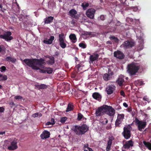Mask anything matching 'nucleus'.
Wrapping results in <instances>:
<instances>
[{
  "mask_svg": "<svg viewBox=\"0 0 151 151\" xmlns=\"http://www.w3.org/2000/svg\"><path fill=\"white\" fill-rule=\"evenodd\" d=\"M114 139L113 137H111L109 138V140L107 142V145L111 146L112 143V141Z\"/></svg>",
  "mask_w": 151,
  "mask_h": 151,
  "instance_id": "36",
  "label": "nucleus"
},
{
  "mask_svg": "<svg viewBox=\"0 0 151 151\" xmlns=\"http://www.w3.org/2000/svg\"><path fill=\"white\" fill-rule=\"evenodd\" d=\"M120 93L121 95L123 97H125V94L124 91L122 90L120 92Z\"/></svg>",
  "mask_w": 151,
  "mask_h": 151,
  "instance_id": "50",
  "label": "nucleus"
},
{
  "mask_svg": "<svg viewBox=\"0 0 151 151\" xmlns=\"http://www.w3.org/2000/svg\"><path fill=\"white\" fill-rule=\"evenodd\" d=\"M73 109V105L70 103H69L67 107L66 111L67 112H69L70 111H72Z\"/></svg>",
  "mask_w": 151,
  "mask_h": 151,
  "instance_id": "29",
  "label": "nucleus"
},
{
  "mask_svg": "<svg viewBox=\"0 0 151 151\" xmlns=\"http://www.w3.org/2000/svg\"><path fill=\"white\" fill-rule=\"evenodd\" d=\"M34 115H35V117H37V116H42V114L41 113H36L34 114H33V116H34Z\"/></svg>",
  "mask_w": 151,
  "mask_h": 151,
  "instance_id": "46",
  "label": "nucleus"
},
{
  "mask_svg": "<svg viewBox=\"0 0 151 151\" xmlns=\"http://www.w3.org/2000/svg\"><path fill=\"white\" fill-rule=\"evenodd\" d=\"M1 71V72H3L6 70V68L5 66H2L0 68Z\"/></svg>",
  "mask_w": 151,
  "mask_h": 151,
  "instance_id": "43",
  "label": "nucleus"
},
{
  "mask_svg": "<svg viewBox=\"0 0 151 151\" xmlns=\"http://www.w3.org/2000/svg\"><path fill=\"white\" fill-rule=\"evenodd\" d=\"M73 130L78 135L84 134L88 129V127L85 124L81 126L76 125L73 127Z\"/></svg>",
  "mask_w": 151,
  "mask_h": 151,
  "instance_id": "3",
  "label": "nucleus"
},
{
  "mask_svg": "<svg viewBox=\"0 0 151 151\" xmlns=\"http://www.w3.org/2000/svg\"><path fill=\"white\" fill-rule=\"evenodd\" d=\"M137 10V8L136 7H134L133 8V10L136 12Z\"/></svg>",
  "mask_w": 151,
  "mask_h": 151,
  "instance_id": "61",
  "label": "nucleus"
},
{
  "mask_svg": "<svg viewBox=\"0 0 151 151\" xmlns=\"http://www.w3.org/2000/svg\"><path fill=\"white\" fill-rule=\"evenodd\" d=\"M135 121L136 124L137 125L138 129L140 131H142V129H144L147 125L145 121H140L137 118H135Z\"/></svg>",
  "mask_w": 151,
  "mask_h": 151,
  "instance_id": "5",
  "label": "nucleus"
},
{
  "mask_svg": "<svg viewBox=\"0 0 151 151\" xmlns=\"http://www.w3.org/2000/svg\"><path fill=\"white\" fill-rule=\"evenodd\" d=\"M40 72L42 73H45L46 72V69L43 70V69H40Z\"/></svg>",
  "mask_w": 151,
  "mask_h": 151,
  "instance_id": "60",
  "label": "nucleus"
},
{
  "mask_svg": "<svg viewBox=\"0 0 151 151\" xmlns=\"http://www.w3.org/2000/svg\"><path fill=\"white\" fill-rule=\"evenodd\" d=\"M143 143L145 146L148 148V149L151 150V143L149 142H147L144 141Z\"/></svg>",
  "mask_w": 151,
  "mask_h": 151,
  "instance_id": "30",
  "label": "nucleus"
},
{
  "mask_svg": "<svg viewBox=\"0 0 151 151\" xmlns=\"http://www.w3.org/2000/svg\"><path fill=\"white\" fill-rule=\"evenodd\" d=\"M134 42L129 40H127L124 42L122 45L123 47L127 48L132 47L134 45Z\"/></svg>",
  "mask_w": 151,
  "mask_h": 151,
  "instance_id": "15",
  "label": "nucleus"
},
{
  "mask_svg": "<svg viewBox=\"0 0 151 151\" xmlns=\"http://www.w3.org/2000/svg\"><path fill=\"white\" fill-rule=\"evenodd\" d=\"M105 114L110 116H114L115 114V110L111 106L105 105Z\"/></svg>",
  "mask_w": 151,
  "mask_h": 151,
  "instance_id": "6",
  "label": "nucleus"
},
{
  "mask_svg": "<svg viewBox=\"0 0 151 151\" xmlns=\"http://www.w3.org/2000/svg\"><path fill=\"white\" fill-rule=\"evenodd\" d=\"M63 36L64 34L63 33H61L59 35L60 45L63 48H64L66 47V44L64 42Z\"/></svg>",
  "mask_w": 151,
  "mask_h": 151,
  "instance_id": "13",
  "label": "nucleus"
},
{
  "mask_svg": "<svg viewBox=\"0 0 151 151\" xmlns=\"http://www.w3.org/2000/svg\"><path fill=\"white\" fill-rule=\"evenodd\" d=\"M5 48L4 45H0V52L5 51Z\"/></svg>",
  "mask_w": 151,
  "mask_h": 151,
  "instance_id": "40",
  "label": "nucleus"
},
{
  "mask_svg": "<svg viewBox=\"0 0 151 151\" xmlns=\"http://www.w3.org/2000/svg\"><path fill=\"white\" fill-rule=\"evenodd\" d=\"M111 146L110 145H107L106 148V150L107 151H109L111 149Z\"/></svg>",
  "mask_w": 151,
  "mask_h": 151,
  "instance_id": "51",
  "label": "nucleus"
},
{
  "mask_svg": "<svg viewBox=\"0 0 151 151\" xmlns=\"http://www.w3.org/2000/svg\"><path fill=\"white\" fill-rule=\"evenodd\" d=\"M93 98L99 101H101V95L98 93L94 92L93 93L92 95Z\"/></svg>",
  "mask_w": 151,
  "mask_h": 151,
  "instance_id": "19",
  "label": "nucleus"
},
{
  "mask_svg": "<svg viewBox=\"0 0 151 151\" xmlns=\"http://www.w3.org/2000/svg\"><path fill=\"white\" fill-rule=\"evenodd\" d=\"M17 139H14L11 143L10 145L8 147V149L10 150H14L18 148Z\"/></svg>",
  "mask_w": 151,
  "mask_h": 151,
  "instance_id": "9",
  "label": "nucleus"
},
{
  "mask_svg": "<svg viewBox=\"0 0 151 151\" xmlns=\"http://www.w3.org/2000/svg\"><path fill=\"white\" fill-rule=\"evenodd\" d=\"M70 15L72 17L74 18L77 19L78 18V16L76 14H77V12L74 9H71L69 12Z\"/></svg>",
  "mask_w": 151,
  "mask_h": 151,
  "instance_id": "18",
  "label": "nucleus"
},
{
  "mask_svg": "<svg viewBox=\"0 0 151 151\" xmlns=\"http://www.w3.org/2000/svg\"><path fill=\"white\" fill-rule=\"evenodd\" d=\"M137 83H138V85L139 86L142 85L144 84L143 81L140 80H138L137 81Z\"/></svg>",
  "mask_w": 151,
  "mask_h": 151,
  "instance_id": "44",
  "label": "nucleus"
},
{
  "mask_svg": "<svg viewBox=\"0 0 151 151\" xmlns=\"http://www.w3.org/2000/svg\"><path fill=\"white\" fill-rule=\"evenodd\" d=\"M89 5V4L88 3H83L81 4V6L84 10H86L87 9V7Z\"/></svg>",
  "mask_w": 151,
  "mask_h": 151,
  "instance_id": "32",
  "label": "nucleus"
},
{
  "mask_svg": "<svg viewBox=\"0 0 151 151\" xmlns=\"http://www.w3.org/2000/svg\"><path fill=\"white\" fill-rule=\"evenodd\" d=\"M2 7H3V6H2V4H0V8H1V10L2 11V12H4V11H3V9H2Z\"/></svg>",
  "mask_w": 151,
  "mask_h": 151,
  "instance_id": "63",
  "label": "nucleus"
},
{
  "mask_svg": "<svg viewBox=\"0 0 151 151\" xmlns=\"http://www.w3.org/2000/svg\"><path fill=\"white\" fill-rule=\"evenodd\" d=\"M105 105H103L99 107L96 111L95 115L96 116H99L103 115L105 114L104 109Z\"/></svg>",
  "mask_w": 151,
  "mask_h": 151,
  "instance_id": "8",
  "label": "nucleus"
},
{
  "mask_svg": "<svg viewBox=\"0 0 151 151\" xmlns=\"http://www.w3.org/2000/svg\"><path fill=\"white\" fill-rule=\"evenodd\" d=\"M127 111L129 112H131L132 111V109L131 107H128L127 109Z\"/></svg>",
  "mask_w": 151,
  "mask_h": 151,
  "instance_id": "54",
  "label": "nucleus"
},
{
  "mask_svg": "<svg viewBox=\"0 0 151 151\" xmlns=\"http://www.w3.org/2000/svg\"><path fill=\"white\" fill-rule=\"evenodd\" d=\"M55 39L54 37L51 36L49 39L45 38L43 41L44 43L47 44H50L52 43L53 41Z\"/></svg>",
  "mask_w": 151,
  "mask_h": 151,
  "instance_id": "20",
  "label": "nucleus"
},
{
  "mask_svg": "<svg viewBox=\"0 0 151 151\" xmlns=\"http://www.w3.org/2000/svg\"><path fill=\"white\" fill-rule=\"evenodd\" d=\"M111 128V125H108L106 127V129H110Z\"/></svg>",
  "mask_w": 151,
  "mask_h": 151,
  "instance_id": "57",
  "label": "nucleus"
},
{
  "mask_svg": "<svg viewBox=\"0 0 151 151\" xmlns=\"http://www.w3.org/2000/svg\"><path fill=\"white\" fill-rule=\"evenodd\" d=\"M140 68V66L138 64L132 63L129 64L127 66V72L130 76L135 75Z\"/></svg>",
  "mask_w": 151,
  "mask_h": 151,
  "instance_id": "2",
  "label": "nucleus"
},
{
  "mask_svg": "<svg viewBox=\"0 0 151 151\" xmlns=\"http://www.w3.org/2000/svg\"><path fill=\"white\" fill-rule=\"evenodd\" d=\"M50 133L47 131H44L40 135V137L42 139H46L50 137Z\"/></svg>",
  "mask_w": 151,
  "mask_h": 151,
  "instance_id": "17",
  "label": "nucleus"
},
{
  "mask_svg": "<svg viewBox=\"0 0 151 151\" xmlns=\"http://www.w3.org/2000/svg\"><path fill=\"white\" fill-rule=\"evenodd\" d=\"M111 78L109 74L106 73L103 76V79L106 81H107L109 80Z\"/></svg>",
  "mask_w": 151,
  "mask_h": 151,
  "instance_id": "28",
  "label": "nucleus"
},
{
  "mask_svg": "<svg viewBox=\"0 0 151 151\" xmlns=\"http://www.w3.org/2000/svg\"><path fill=\"white\" fill-rule=\"evenodd\" d=\"M12 33L10 31H8L3 35H0V38L5 40L7 41H9L13 39L12 37L10 36Z\"/></svg>",
  "mask_w": 151,
  "mask_h": 151,
  "instance_id": "7",
  "label": "nucleus"
},
{
  "mask_svg": "<svg viewBox=\"0 0 151 151\" xmlns=\"http://www.w3.org/2000/svg\"><path fill=\"white\" fill-rule=\"evenodd\" d=\"M83 115L81 113H79L78 114L77 119L78 121H80L83 118Z\"/></svg>",
  "mask_w": 151,
  "mask_h": 151,
  "instance_id": "38",
  "label": "nucleus"
},
{
  "mask_svg": "<svg viewBox=\"0 0 151 151\" xmlns=\"http://www.w3.org/2000/svg\"><path fill=\"white\" fill-rule=\"evenodd\" d=\"M114 56L117 58L119 59H122L124 58L125 55L121 51L117 50L115 51L114 53Z\"/></svg>",
  "mask_w": 151,
  "mask_h": 151,
  "instance_id": "12",
  "label": "nucleus"
},
{
  "mask_svg": "<svg viewBox=\"0 0 151 151\" xmlns=\"http://www.w3.org/2000/svg\"><path fill=\"white\" fill-rule=\"evenodd\" d=\"M92 35V32H85L84 34L83 35Z\"/></svg>",
  "mask_w": 151,
  "mask_h": 151,
  "instance_id": "42",
  "label": "nucleus"
},
{
  "mask_svg": "<svg viewBox=\"0 0 151 151\" xmlns=\"http://www.w3.org/2000/svg\"><path fill=\"white\" fill-rule=\"evenodd\" d=\"M109 38L111 40H114L115 42H119L118 38L114 36L111 35Z\"/></svg>",
  "mask_w": 151,
  "mask_h": 151,
  "instance_id": "34",
  "label": "nucleus"
},
{
  "mask_svg": "<svg viewBox=\"0 0 151 151\" xmlns=\"http://www.w3.org/2000/svg\"><path fill=\"white\" fill-rule=\"evenodd\" d=\"M123 105L125 107H127L128 106V104L125 102H124L123 103Z\"/></svg>",
  "mask_w": 151,
  "mask_h": 151,
  "instance_id": "58",
  "label": "nucleus"
},
{
  "mask_svg": "<svg viewBox=\"0 0 151 151\" xmlns=\"http://www.w3.org/2000/svg\"><path fill=\"white\" fill-rule=\"evenodd\" d=\"M84 151H93L92 149L90 147H87V150H86V149H84Z\"/></svg>",
  "mask_w": 151,
  "mask_h": 151,
  "instance_id": "49",
  "label": "nucleus"
},
{
  "mask_svg": "<svg viewBox=\"0 0 151 151\" xmlns=\"http://www.w3.org/2000/svg\"><path fill=\"white\" fill-rule=\"evenodd\" d=\"M46 72L48 74H51L53 72V69L52 68L50 67L47 68H46Z\"/></svg>",
  "mask_w": 151,
  "mask_h": 151,
  "instance_id": "35",
  "label": "nucleus"
},
{
  "mask_svg": "<svg viewBox=\"0 0 151 151\" xmlns=\"http://www.w3.org/2000/svg\"><path fill=\"white\" fill-rule=\"evenodd\" d=\"M100 19L102 20H104L105 19V17L104 15H101L100 17Z\"/></svg>",
  "mask_w": 151,
  "mask_h": 151,
  "instance_id": "53",
  "label": "nucleus"
},
{
  "mask_svg": "<svg viewBox=\"0 0 151 151\" xmlns=\"http://www.w3.org/2000/svg\"><path fill=\"white\" fill-rule=\"evenodd\" d=\"M124 77L123 76H120L116 81L117 83L120 86H122L123 82H124Z\"/></svg>",
  "mask_w": 151,
  "mask_h": 151,
  "instance_id": "23",
  "label": "nucleus"
},
{
  "mask_svg": "<svg viewBox=\"0 0 151 151\" xmlns=\"http://www.w3.org/2000/svg\"><path fill=\"white\" fill-rule=\"evenodd\" d=\"M134 142L132 140H130L125 142L124 144L123 145L122 149H128L131 147L133 146Z\"/></svg>",
  "mask_w": 151,
  "mask_h": 151,
  "instance_id": "14",
  "label": "nucleus"
},
{
  "mask_svg": "<svg viewBox=\"0 0 151 151\" xmlns=\"http://www.w3.org/2000/svg\"><path fill=\"white\" fill-rule=\"evenodd\" d=\"M54 19V17L52 16L47 17L44 19V22L46 24L50 23L52 22Z\"/></svg>",
  "mask_w": 151,
  "mask_h": 151,
  "instance_id": "22",
  "label": "nucleus"
},
{
  "mask_svg": "<svg viewBox=\"0 0 151 151\" xmlns=\"http://www.w3.org/2000/svg\"><path fill=\"white\" fill-rule=\"evenodd\" d=\"M143 100L144 101H147L148 103H149L150 101H149V99L146 96H144L143 98Z\"/></svg>",
  "mask_w": 151,
  "mask_h": 151,
  "instance_id": "45",
  "label": "nucleus"
},
{
  "mask_svg": "<svg viewBox=\"0 0 151 151\" xmlns=\"http://www.w3.org/2000/svg\"><path fill=\"white\" fill-rule=\"evenodd\" d=\"M27 65L34 70H38L40 69L38 66H41L43 65H45V60L40 58V59L35 58L24 59L23 61Z\"/></svg>",
  "mask_w": 151,
  "mask_h": 151,
  "instance_id": "1",
  "label": "nucleus"
},
{
  "mask_svg": "<svg viewBox=\"0 0 151 151\" xmlns=\"http://www.w3.org/2000/svg\"><path fill=\"white\" fill-rule=\"evenodd\" d=\"M0 81H4L6 80L7 79V76L6 75H3L0 74Z\"/></svg>",
  "mask_w": 151,
  "mask_h": 151,
  "instance_id": "31",
  "label": "nucleus"
},
{
  "mask_svg": "<svg viewBox=\"0 0 151 151\" xmlns=\"http://www.w3.org/2000/svg\"><path fill=\"white\" fill-rule=\"evenodd\" d=\"M69 37L73 43H75L76 42L77 38L75 34H70L69 35Z\"/></svg>",
  "mask_w": 151,
  "mask_h": 151,
  "instance_id": "24",
  "label": "nucleus"
},
{
  "mask_svg": "<svg viewBox=\"0 0 151 151\" xmlns=\"http://www.w3.org/2000/svg\"><path fill=\"white\" fill-rule=\"evenodd\" d=\"M115 87L112 85H109L106 88L107 93L108 95L111 94L115 90Z\"/></svg>",
  "mask_w": 151,
  "mask_h": 151,
  "instance_id": "16",
  "label": "nucleus"
},
{
  "mask_svg": "<svg viewBox=\"0 0 151 151\" xmlns=\"http://www.w3.org/2000/svg\"><path fill=\"white\" fill-rule=\"evenodd\" d=\"M5 131L0 132V135H3L5 133Z\"/></svg>",
  "mask_w": 151,
  "mask_h": 151,
  "instance_id": "64",
  "label": "nucleus"
},
{
  "mask_svg": "<svg viewBox=\"0 0 151 151\" xmlns=\"http://www.w3.org/2000/svg\"><path fill=\"white\" fill-rule=\"evenodd\" d=\"M5 60L6 61L11 62L13 63H14L16 61V59L10 56L7 57L5 58Z\"/></svg>",
  "mask_w": 151,
  "mask_h": 151,
  "instance_id": "25",
  "label": "nucleus"
},
{
  "mask_svg": "<svg viewBox=\"0 0 151 151\" xmlns=\"http://www.w3.org/2000/svg\"><path fill=\"white\" fill-rule=\"evenodd\" d=\"M84 68V65L81 63L78 64L77 65H76L75 67V68L77 69L78 71H80L82 70H83Z\"/></svg>",
  "mask_w": 151,
  "mask_h": 151,
  "instance_id": "27",
  "label": "nucleus"
},
{
  "mask_svg": "<svg viewBox=\"0 0 151 151\" xmlns=\"http://www.w3.org/2000/svg\"><path fill=\"white\" fill-rule=\"evenodd\" d=\"M121 23L119 21H117L116 22L115 24V25L119 26L121 25Z\"/></svg>",
  "mask_w": 151,
  "mask_h": 151,
  "instance_id": "52",
  "label": "nucleus"
},
{
  "mask_svg": "<svg viewBox=\"0 0 151 151\" xmlns=\"http://www.w3.org/2000/svg\"><path fill=\"white\" fill-rule=\"evenodd\" d=\"M79 46L80 47H81L82 48H85L86 47V45L84 43H81L79 44Z\"/></svg>",
  "mask_w": 151,
  "mask_h": 151,
  "instance_id": "37",
  "label": "nucleus"
},
{
  "mask_svg": "<svg viewBox=\"0 0 151 151\" xmlns=\"http://www.w3.org/2000/svg\"><path fill=\"white\" fill-rule=\"evenodd\" d=\"M124 117V114H118L117 119L115 122L116 127L119 126V124L121 123Z\"/></svg>",
  "mask_w": 151,
  "mask_h": 151,
  "instance_id": "10",
  "label": "nucleus"
},
{
  "mask_svg": "<svg viewBox=\"0 0 151 151\" xmlns=\"http://www.w3.org/2000/svg\"><path fill=\"white\" fill-rule=\"evenodd\" d=\"M14 99L16 100L20 99H22V97L20 96H15Z\"/></svg>",
  "mask_w": 151,
  "mask_h": 151,
  "instance_id": "47",
  "label": "nucleus"
},
{
  "mask_svg": "<svg viewBox=\"0 0 151 151\" xmlns=\"http://www.w3.org/2000/svg\"><path fill=\"white\" fill-rule=\"evenodd\" d=\"M99 57V55L98 54L92 55L90 56L89 59L91 63H93V61L96 60L98 59Z\"/></svg>",
  "mask_w": 151,
  "mask_h": 151,
  "instance_id": "21",
  "label": "nucleus"
},
{
  "mask_svg": "<svg viewBox=\"0 0 151 151\" xmlns=\"http://www.w3.org/2000/svg\"><path fill=\"white\" fill-rule=\"evenodd\" d=\"M106 43L107 44L111 45L112 44V42L111 41H108L106 42Z\"/></svg>",
  "mask_w": 151,
  "mask_h": 151,
  "instance_id": "59",
  "label": "nucleus"
},
{
  "mask_svg": "<svg viewBox=\"0 0 151 151\" xmlns=\"http://www.w3.org/2000/svg\"><path fill=\"white\" fill-rule=\"evenodd\" d=\"M122 109V107L119 105H117L116 106V109L117 110H119Z\"/></svg>",
  "mask_w": 151,
  "mask_h": 151,
  "instance_id": "56",
  "label": "nucleus"
},
{
  "mask_svg": "<svg viewBox=\"0 0 151 151\" xmlns=\"http://www.w3.org/2000/svg\"><path fill=\"white\" fill-rule=\"evenodd\" d=\"M95 10L93 9H89L86 12V15L87 16L91 19H93L94 17Z\"/></svg>",
  "mask_w": 151,
  "mask_h": 151,
  "instance_id": "11",
  "label": "nucleus"
},
{
  "mask_svg": "<svg viewBox=\"0 0 151 151\" xmlns=\"http://www.w3.org/2000/svg\"><path fill=\"white\" fill-rule=\"evenodd\" d=\"M132 128L130 126L127 127H124L123 128V131L122 132V134L124 138L126 139H129L131 136V130Z\"/></svg>",
  "mask_w": 151,
  "mask_h": 151,
  "instance_id": "4",
  "label": "nucleus"
},
{
  "mask_svg": "<svg viewBox=\"0 0 151 151\" xmlns=\"http://www.w3.org/2000/svg\"><path fill=\"white\" fill-rule=\"evenodd\" d=\"M47 125H52L51 122H48L46 124Z\"/></svg>",
  "mask_w": 151,
  "mask_h": 151,
  "instance_id": "62",
  "label": "nucleus"
},
{
  "mask_svg": "<svg viewBox=\"0 0 151 151\" xmlns=\"http://www.w3.org/2000/svg\"><path fill=\"white\" fill-rule=\"evenodd\" d=\"M108 122V120L106 118H105L104 120L101 122V123L105 125Z\"/></svg>",
  "mask_w": 151,
  "mask_h": 151,
  "instance_id": "41",
  "label": "nucleus"
},
{
  "mask_svg": "<svg viewBox=\"0 0 151 151\" xmlns=\"http://www.w3.org/2000/svg\"><path fill=\"white\" fill-rule=\"evenodd\" d=\"M48 58L50 60L47 61V63L50 65H52L54 64L55 62L54 58L52 56H49Z\"/></svg>",
  "mask_w": 151,
  "mask_h": 151,
  "instance_id": "26",
  "label": "nucleus"
},
{
  "mask_svg": "<svg viewBox=\"0 0 151 151\" xmlns=\"http://www.w3.org/2000/svg\"><path fill=\"white\" fill-rule=\"evenodd\" d=\"M36 86L40 89H45L47 88V86L44 84H41L40 85H37Z\"/></svg>",
  "mask_w": 151,
  "mask_h": 151,
  "instance_id": "33",
  "label": "nucleus"
},
{
  "mask_svg": "<svg viewBox=\"0 0 151 151\" xmlns=\"http://www.w3.org/2000/svg\"><path fill=\"white\" fill-rule=\"evenodd\" d=\"M5 110L4 108L3 107H0V113L4 112Z\"/></svg>",
  "mask_w": 151,
  "mask_h": 151,
  "instance_id": "48",
  "label": "nucleus"
},
{
  "mask_svg": "<svg viewBox=\"0 0 151 151\" xmlns=\"http://www.w3.org/2000/svg\"><path fill=\"white\" fill-rule=\"evenodd\" d=\"M67 119V117H61L60 121L62 123H64L65 122Z\"/></svg>",
  "mask_w": 151,
  "mask_h": 151,
  "instance_id": "39",
  "label": "nucleus"
},
{
  "mask_svg": "<svg viewBox=\"0 0 151 151\" xmlns=\"http://www.w3.org/2000/svg\"><path fill=\"white\" fill-rule=\"evenodd\" d=\"M51 123L52 124V125H53L55 124V120L53 118H52L51 120Z\"/></svg>",
  "mask_w": 151,
  "mask_h": 151,
  "instance_id": "55",
  "label": "nucleus"
}]
</instances>
